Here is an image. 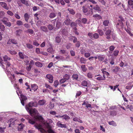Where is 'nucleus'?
Here are the masks:
<instances>
[{
    "mask_svg": "<svg viewBox=\"0 0 133 133\" xmlns=\"http://www.w3.org/2000/svg\"><path fill=\"white\" fill-rule=\"evenodd\" d=\"M0 5L5 9L8 10L9 9V7L7 6V4L4 2H0Z\"/></svg>",
    "mask_w": 133,
    "mask_h": 133,
    "instance_id": "obj_11",
    "label": "nucleus"
},
{
    "mask_svg": "<svg viewBox=\"0 0 133 133\" xmlns=\"http://www.w3.org/2000/svg\"><path fill=\"white\" fill-rule=\"evenodd\" d=\"M11 40L12 43L16 44H17V43L16 40L14 39H11Z\"/></svg>",
    "mask_w": 133,
    "mask_h": 133,
    "instance_id": "obj_59",
    "label": "nucleus"
},
{
    "mask_svg": "<svg viewBox=\"0 0 133 133\" xmlns=\"http://www.w3.org/2000/svg\"><path fill=\"white\" fill-rule=\"evenodd\" d=\"M101 71L102 72L103 74V75H106L107 76H108L109 75V74L108 72L104 71L103 69H102Z\"/></svg>",
    "mask_w": 133,
    "mask_h": 133,
    "instance_id": "obj_48",
    "label": "nucleus"
},
{
    "mask_svg": "<svg viewBox=\"0 0 133 133\" xmlns=\"http://www.w3.org/2000/svg\"><path fill=\"white\" fill-rule=\"evenodd\" d=\"M70 78L69 76L67 74H66L63 76V78L65 79V80H68Z\"/></svg>",
    "mask_w": 133,
    "mask_h": 133,
    "instance_id": "obj_46",
    "label": "nucleus"
},
{
    "mask_svg": "<svg viewBox=\"0 0 133 133\" xmlns=\"http://www.w3.org/2000/svg\"><path fill=\"white\" fill-rule=\"evenodd\" d=\"M87 76L90 78H92V74L90 72H89L87 74Z\"/></svg>",
    "mask_w": 133,
    "mask_h": 133,
    "instance_id": "obj_57",
    "label": "nucleus"
},
{
    "mask_svg": "<svg viewBox=\"0 0 133 133\" xmlns=\"http://www.w3.org/2000/svg\"><path fill=\"white\" fill-rule=\"evenodd\" d=\"M56 125L58 127H60L62 128H66L67 127L66 124H62L61 122L59 121L57 122Z\"/></svg>",
    "mask_w": 133,
    "mask_h": 133,
    "instance_id": "obj_6",
    "label": "nucleus"
},
{
    "mask_svg": "<svg viewBox=\"0 0 133 133\" xmlns=\"http://www.w3.org/2000/svg\"><path fill=\"white\" fill-rule=\"evenodd\" d=\"M41 29L42 31L45 32H47L48 31L47 28L44 26H41Z\"/></svg>",
    "mask_w": 133,
    "mask_h": 133,
    "instance_id": "obj_22",
    "label": "nucleus"
},
{
    "mask_svg": "<svg viewBox=\"0 0 133 133\" xmlns=\"http://www.w3.org/2000/svg\"><path fill=\"white\" fill-rule=\"evenodd\" d=\"M35 127L37 129H38L41 132L44 133L45 132V130L41 128V124H36L35 125Z\"/></svg>",
    "mask_w": 133,
    "mask_h": 133,
    "instance_id": "obj_8",
    "label": "nucleus"
},
{
    "mask_svg": "<svg viewBox=\"0 0 133 133\" xmlns=\"http://www.w3.org/2000/svg\"><path fill=\"white\" fill-rule=\"evenodd\" d=\"M56 16L55 14L54 13H51L49 15V17L51 18H52L55 17Z\"/></svg>",
    "mask_w": 133,
    "mask_h": 133,
    "instance_id": "obj_40",
    "label": "nucleus"
},
{
    "mask_svg": "<svg viewBox=\"0 0 133 133\" xmlns=\"http://www.w3.org/2000/svg\"><path fill=\"white\" fill-rule=\"evenodd\" d=\"M76 24H78L80 26L82 27L83 26L81 24V22L80 20L78 19L76 20Z\"/></svg>",
    "mask_w": 133,
    "mask_h": 133,
    "instance_id": "obj_32",
    "label": "nucleus"
},
{
    "mask_svg": "<svg viewBox=\"0 0 133 133\" xmlns=\"http://www.w3.org/2000/svg\"><path fill=\"white\" fill-rule=\"evenodd\" d=\"M119 51L118 50H116L114 51L113 54L114 56H116L118 55Z\"/></svg>",
    "mask_w": 133,
    "mask_h": 133,
    "instance_id": "obj_43",
    "label": "nucleus"
},
{
    "mask_svg": "<svg viewBox=\"0 0 133 133\" xmlns=\"http://www.w3.org/2000/svg\"><path fill=\"white\" fill-rule=\"evenodd\" d=\"M78 75L77 74H74L72 76V78L73 79H75L76 80H77L78 78Z\"/></svg>",
    "mask_w": 133,
    "mask_h": 133,
    "instance_id": "obj_33",
    "label": "nucleus"
},
{
    "mask_svg": "<svg viewBox=\"0 0 133 133\" xmlns=\"http://www.w3.org/2000/svg\"><path fill=\"white\" fill-rule=\"evenodd\" d=\"M21 97L20 100L21 103L24 106V101L27 100V98L26 96L22 95H21Z\"/></svg>",
    "mask_w": 133,
    "mask_h": 133,
    "instance_id": "obj_9",
    "label": "nucleus"
},
{
    "mask_svg": "<svg viewBox=\"0 0 133 133\" xmlns=\"http://www.w3.org/2000/svg\"><path fill=\"white\" fill-rule=\"evenodd\" d=\"M33 44L34 45L36 46H38L39 45V44L37 42V41L36 40H34L33 41Z\"/></svg>",
    "mask_w": 133,
    "mask_h": 133,
    "instance_id": "obj_37",
    "label": "nucleus"
},
{
    "mask_svg": "<svg viewBox=\"0 0 133 133\" xmlns=\"http://www.w3.org/2000/svg\"><path fill=\"white\" fill-rule=\"evenodd\" d=\"M24 126L23 124L22 123H21L19 124L18 127V130L19 131H21L23 129Z\"/></svg>",
    "mask_w": 133,
    "mask_h": 133,
    "instance_id": "obj_18",
    "label": "nucleus"
},
{
    "mask_svg": "<svg viewBox=\"0 0 133 133\" xmlns=\"http://www.w3.org/2000/svg\"><path fill=\"white\" fill-rule=\"evenodd\" d=\"M7 13L8 15L11 16H12L14 15V14L10 10H8L7 11Z\"/></svg>",
    "mask_w": 133,
    "mask_h": 133,
    "instance_id": "obj_54",
    "label": "nucleus"
},
{
    "mask_svg": "<svg viewBox=\"0 0 133 133\" xmlns=\"http://www.w3.org/2000/svg\"><path fill=\"white\" fill-rule=\"evenodd\" d=\"M2 21L4 24L6 25L9 22V20L7 18L5 17L3 18Z\"/></svg>",
    "mask_w": 133,
    "mask_h": 133,
    "instance_id": "obj_19",
    "label": "nucleus"
},
{
    "mask_svg": "<svg viewBox=\"0 0 133 133\" xmlns=\"http://www.w3.org/2000/svg\"><path fill=\"white\" fill-rule=\"evenodd\" d=\"M45 86L47 88L49 89H52V88L50 85H48L47 84H45Z\"/></svg>",
    "mask_w": 133,
    "mask_h": 133,
    "instance_id": "obj_63",
    "label": "nucleus"
},
{
    "mask_svg": "<svg viewBox=\"0 0 133 133\" xmlns=\"http://www.w3.org/2000/svg\"><path fill=\"white\" fill-rule=\"evenodd\" d=\"M118 21L119 23H117L116 27L117 28L120 29L122 28L123 27V24L122 22L124 21H125L121 16H119V17Z\"/></svg>",
    "mask_w": 133,
    "mask_h": 133,
    "instance_id": "obj_3",
    "label": "nucleus"
},
{
    "mask_svg": "<svg viewBox=\"0 0 133 133\" xmlns=\"http://www.w3.org/2000/svg\"><path fill=\"white\" fill-rule=\"evenodd\" d=\"M31 87L32 89L34 90V91H36L38 89V86L35 84H31Z\"/></svg>",
    "mask_w": 133,
    "mask_h": 133,
    "instance_id": "obj_13",
    "label": "nucleus"
},
{
    "mask_svg": "<svg viewBox=\"0 0 133 133\" xmlns=\"http://www.w3.org/2000/svg\"><path fill=\"white\" fill-rule=\"evenodd\" d=\"M61 41V38L60 37H57L56 38V41L57 43H59Z\"/></svg>",
    "mask_w": 133,
    "mask_h": 133,
    "instance_id": "obj_41",
    "label": "nucleus"
},
{
    "mask_svg": "<svg viewBox=\"0 0 133 133\" xmlns=\"http://www.w3.org/2000/svg\"><path fill=\"white\" fill-rule=\"evenodd\" d=\"M5 72L7 74L8 77L11 81V82L14 81L15 80V76L14 74H11L9 71L7 70H5Z\"/></svg>",
    "mask_w": 133,
    "mask_h": 133,
    "instance_id": "obj_5",
    "label": "nucleus"
},
{
    "mask_svg": "<svg viewBox=\"0 0 133 133\" xmlns=\"http://www.w3.org/2000/svg\"><path fill=\"white\" fill-rule=\"evenodd\" d=\"M76 26L77 24L73 22L71 24V26L73 28L74 30H77V29L76 28Z\"/></svg>",
    "mask_w": 133,
    "mask_h": 133,
    "instance_id": "obj_17",
    "label": "nucleus"
},
{
    "mask_svg": "<svg viewBox=\"0 0 133 133\" xmlns=\"http://www.w3.org/2000/svg\"><path fill=\"white\" fill-rule=\"evenodd\" d=\"M27 32L30 34H33L34 33V31L31 29H28L27 30Z\"/></svg>",
    "mask_w": 133,
    "mask_h": 133,
    "instance_id": "obj_47",
    "label": "nucleus"
},
{
    "mask_svg": "<svg viewBox=\"0 0 133 133\" xmlns=\"http://www.w3.org/2000/svg\"><path fill=\"white\" fill-rule=\"evenodd\" d=\"M81 68L83 71L84 72H85L87 70V69L85 65H82L81 66Z\"/></svg>",
    "mask_w": 133,
    "mask_h": 133,
    "instance_id": "obj_34",
    "label": "nucleus"
},
{
    "mask_svg": "<svg viewBox=\"0 0 133 133\" xmlns=\"http://www.w3.org/2000/svg\"><path fill=\"white\" fill-rule=\"evenodd\" d=\"M27 47L29 49H32L33 48V46L32 45L30 44L29 43H27L26 44Z\"/></svg>",
    "mask_w": 133,
    "mask_h": 133,
    "instance_id": "obj_42",
    "label": "nucleus"
},
{
    "mask_svg": "<svg viewBox=\"0 0 133 133\" xmlns=\"http://www.w3.org/2000/svg\"><path fill=\"white\" fill-rule=\"evenodd\" d=\"M62 117H63V119H64L65 120H67L70 118L69 116L67 115H64L62 116Z\"/></svg>",
    "mask_w": 133,
    "mask_h": 133,
    "instance_id": "obj_26",
    "label": "nucleus"
},
{
    "mask_svg": "<svg viewBox=\"0 0 133 133\" xmlns=\"http://www.w3.org/2000/svg\"><path fill=\"white\" fill-rule=\"evenodd\" d=\"M93 9L95 10H97L99 11H101V10L99 6L97 5H96L95 6H94Z\"/></svg>",
    "mask_w": 133,
    "mask_h": 133,
    "instance_id": "obj_28",
    "label": "nucleus"
},
{
    "mask_svg": "<svg viewBox=\"0 0 133 133\" xmlns=\"http://www.w3.org/2000/svg\"><path fill=\"white\" fill-rule=\"evenodd\" d=\"M59 84V82L57 80H56L54 81V85L56 87H57Z\"/></svg>",
    "mask_w": 133,
    "mask_h": 133,
    "instance_id": "obj_50",
    "label": "nucleus"
},
{
    "mask_svg": "<svg viewBox=\"0 0 133 133\" xmlns=\"http://www.w3.org/2000/svg\"><path fill=\"white\" fill-rule=\"evenodd\" d=\"M46 78L48 79L49 82L50 83H52L53 82L54 79L53 77L51 75L47 74L46 76Z\"/></svg>",
    "mask_w": 133,
    "mask_h": 133,
    "instance_id": "obj_7",
    "label": "nucleus"
},
{
    "mask_svg": "<svg viewBox=\"0 0 133 133\" xmlns=\"http://www.w3.org/2000/svg\"><path fill=\"white\" fill-rule=\"evenodd\" d=\"M132 83L131 82H129L128 84V85L126 86V89L128 90L131 89L132 87H133V84H132Z\"/></svg>",
    "mask_w": 133,
    "mask_h": 133,
    "instance_id": "obj_14",
    "label": "nucleus"
},
{
    "mask_svg": "<svg viewBox=\"0 0 133 133\" xmlns=\"http://www.w3.org/2000/svg\"><path fill=\"white\" fill-rule=\"evenodd\" d=\"M24 17L25 21L27 22H28V19L29 18V17L28 14L27 13L25 14H24Z\"/></svg>",
    "mask_w": 133,
    "mask_h": 133,
    "instance_id": "obj_25",
    "label": "nucleus"
},
{
    "mask_svg": "<svg viewBox=\"0 0 133 133\" xmlns=\"http://www.w3.org/2000/svg\"><path fill=\"white\" fill-rule=\"evenodd\" d=\"M3 60L0 57V63H1V66L4 69H5V66L4 65H3Z\"/></svg>",
    "mask_w": 133,
    "mask_h": 133,
    "instance_id": "obj_53",
    "label": "nucleus"
},
{
    "mask_svg": "<svg viewBox=\"0 0 133 133\" xmlns=\"http://www.w3.org/2000/svg\"><path fill=\"white\" fill-rule=\"evenodd\" d=\"M68 10L69 11V12L72 15H74L75 14V12L74 10L72 9L68 8Z\"/></svg>",
    "mask_w": 133,
    "mask_h": 133,
    "instance_id": "obj_29",
    "label": "nucleus"
},
{
    "mask_svg": "<svg viewBox=\"0 0 133 133\" xmlns=\"http://www.w3.org/2000/svg\"><path fill=\"white\" fill-rule=\"evenodd\" d=\"M97 58L98 60L100 61H103L104 59V58L103 57L101 56H98Z\"/></svg>",
    "mask_w": 133,
    "mask_h": 133,
    "instance_id": "obj_62",
    "label": "nucleus"
},
{
    "mask_svg": "<svg viewBox=\"0 0 133 133\" xmlns=\"http://www.w3.org/2000/svg\"><path fill=\"white\" fill-rule=\"evenodd\" d=\"M109 124L110 125H112L114 126H115L116 125L115 123L113 121L109 122H108Z\"/></svg>",
    "mask_w": 133,
    "mask_h": 133,
    "instance_id": "obj_39",
    "label": "nucleus"
},
{
    "mask_svg": "<svg viewBox=\"0 0 133 133\" xmlns=\"http://www.w3.org/2000/svg\"><path fill=\"white\" fill-rule=\"evenodd\" d=\"M81 84L82 86L84 87H87L88 85V83L87 81H83L82 82Z\"/></svg>",
    "mask_w": 133,
    "mask_h": 133,
    "instance_id": "obj_27",
    "label": "nucleus"
},
{
    "mask_svg": "<svg viewBox=\"0 0 133 133\" xmlns=\"http://www.w3.org/2000/svg\"><path fill=\"white\" fill-rule=\"evenodd\" d=\"M3 59L4 61L6 62L5 64L6 65V68L7 69L10 65L11 64L8 61H10L11 59V58L8 56L6 55H4L3 57Z\"/></svg>",
    "mask_w": 133,
    "mask_h": 133,
    "instance_id": "obj_4",
    "label": "nucleus"
},
{
    "mask_svg": "<svg viewBox=\"0 0 133 133\" xmlns=\"http://www.w3.org/2000/svg\"><path fill=\"white\" fill-rule=\"evenodd\" d=\"M88 35L92 39L93 38L94 34L92 33L89 32L88 34Z\"/></svg>",
    "mask_w": 133,
    "mask_h": 133,
    "instance_id": "obj_44",
    "label": "nucleus"
},
{
    "mask_svg": "<svg viewBox=\"0 0 133 133\" xmlns=\"http://www.w3.org/2000/svg\"><path fill=\"white\" fill-rule=\"evenodd\" d=\"M109 23V21L108 20H105L103 22V25L105 26H108Z\"/></svg>",
    "mask_w": 133,
    "mask_h": 133,
    "instance_id": "obj_23",
    "label": "nucleus"
},
{
    "mask_svg": "<svg viewBox=\"0 0 133 133\" xmlns=\"http://www.w3.org/2000/svg\"><path fill=\"white\" fill-rule=\"evenodd\" d=\"M11 120H12V119H10V123L9 125V127H11V125L12 126L13 125H14V121H13L12 122H11Z\"/></svg>",
    "mask_w": 133,
    "mask_h": 133,
    "instance_id": "obj_55",
    "label": "nucleus"
},
{
    "mask_svg": "<svg viewBox=\"0 0 133 133\" xmlns=\"http://www.w3.org/2000/svg\"><path fill=\"white\" fill-rule=\"evenodd\" d=\"M39 121L41 122L48 129V131L49 133H55V132L51 129L52 127L49 125V124L52 123V119H48L46 121L43 119Z\"/></svg>",
    "mask_w": 133,
    "mask_h": 133,
    "instance_id": "obj_2",
    "label": "nucleus"
},
{
    "mask_svg": "<svg viewBox=\"0 0 133 133\" xmlns=\"http://www.w3.org/2000/svg\"><path fill=\"white\" fill-rule=\"evenodd\" d=\"M93 16L96 19L99 20L102 19L101 16L98 14H94L93 15Z\"/></svg>",
    "mask_w": 133,
    "mask_h": 133,
    "instance_id": "obj_12",
    "label": "nucleus"
},
{
    "mask_svg": "<svg viewBox=\"0 0 133 133\" xmlns=\"http://www.w3.org/2000/svg\"><path fill=\"white\" fill-rule=\"evenodd\" d=\"M22 3L24 4H25L26 5H28V2L26 1L25 0H20Z\"/></svg>",
    "mask_w": 133,
    "mask_h": 133,
    "instance_id": "obj_60",
    "label": "nucleus"
},
{
    "mask_svg": "<svg viewBox=\"0 0 133 133\" xmlns=\"http://www.w3.org/2000/svg\"><path fill=\"white\" fill-rule=\"evenodd\" d=\"M16 24L18 26L22 25H23V23L20 20H18L16 22Z\"/></svg>",
    "mask_w": 133,
    "mask_h": 133,
    "instance_id": "obj_35",
    "label": "nucleus"
},
{
    "mask_svg": "<svg viewBox=\"0 0 133 133\" xmlns=\"http://www.w3.org/2000/svg\"><path fill=\"white\" fill-rule=\"evenodd\" d=\"M70 20L69 18L66 19L65 21V24L67 25H69L70 24Z\"/></svg>",
    "mask_w": 133,
    "mask_h": 133,
    "instance_id": "obj_31",
    "label": "nucleus"
},
{
    "mask_svg": "<svg viewBox=\"0 0 133 133\" xmlns=\"http://www.w3.org/2000/svg\"><path fill=\"white\" fill-rule=\"evenodd\" d=\"M28 122L31 124H34L35 122L32 119H28Z\"/></svg>",
    "mask_w": 133,
    "mask_h": 133,
    "instance_id": "obj_52",
    "label": "nucleus"
},
{
    "mask_svg": "<svg viewBox=\"0 0 133 133\" xmlns=\"http://www.w3.org/2000/svg\"><path fill=\"white\" fill-rule=\"evenodd\" d=\"M54 107V104H51L50 103L49 105V107L50 109H52Z\"/></svg>",
    "mask_w": 133,
    "mask_h": 133,
    "instance_id": "obj_58",
    "label": "nucleus"
},
{
    "mask_svg": "<svg viewBox=\"0 0 133 133\" xmlns=\"http://www.w3.org/2000/svg\"><path fill=\"white\" fill-rule=\"evenodd\" d=\"M47 51L48 52L52 54H53L54 52V50L51 48H48L47 49Z\"/></svg>",
    "mask_w": 133,
    "mask_h": 133,
    "instance_id": "obj_30",
    "label": "nucleus"
},
{
    "mask_svg": "<svg viewBox=\"0 0 133 133\" xmlns=\"http://www.w3.org/2000/svg\"><path fill=\"white\" fill-rule=\"evenodd\" d=\"M35 64L37 66L39 67H41L43 66L42 63L38 62H36Z\"/></svg>",
    "mask_w": 133,
    "mask_h": 133,
    "instance_id": "obj_24",
    "label": "nucleus"
},
{
    "mask_svg": "<svg viewBox=\"0 0 133 133\" xmlns=\"http://www.w3.org/2000/svg\"><path fill=\"white\" fill-rule=\"evenodd\" d=\"M61 26V23L59 21H57L56 22V27L57 28H59Z\"/></svg>",
    "mask_w": 133,
    "mask_h": 133,
    "instance_id": "obj_36",
    "label": "nucleus"
},
{
    "mask_svg": "<svg viewBox=\"0 0 133 133\" xmlns=\"http://www.w3.org/2000/svg\"><path fill=\"white\" fill-rule=\"evenodd\" d=\"M19 55L21 58L22 59H23V58H24L25 56L24 55L22 52H19Z\"/></svg>",
    "mask_w": 133,
    "mask_h": 133,
    "instance_id": "obj_38",
    "label": "nucleus"
},
{
    "mask_svg": "<svg viewBox=\"0 0 133 133\" xmlns=\"http://www.w3.org/2000/svg\"><path fill=\"white\" fill-rule=\"evenodd\" d=\"M96 79L99 81L104 80L105 79V77L104 75H103V77L102 76L98 77L96 78Z\"/></svg>",
    "mask_w": 133,
    "mask_h": 133,
    "instance_id": "obj_16",
    "label": "nucleus"
},
{
    "mask_svg": "<svg viewBox=\"0 0 133 133\" xmlns=\"http://www.w3.org/2000/svg\"><path fill=\"white\" fill-rule=\"evenodd\" d=\"M60 53L62 54H64L65 53H66V51L65 50H61L59 51Z\"/></svg>",
    "mask_w": 133,
    "mask_h": 133,
    "instance_id": "obj_56",
    "label": "nucleus"
},
{
    "mask_svg": "<svg viewBox=\"0 0 133 133\" xmlns=\"http://www.w3.org/2000/svg\"><path fill=\"white\" fill-rule=\"evenodd\" d=\"M9 52L10 53V54L11 55L15 54L17 53L14 50H9Z\"/></svg>",
    "mask_w": 133,
    "mask_h": 133,
    "instance_id": "obj_61",
    "label": "nucleus"
},
{
    "mask_svg": "<svg viewBox=\"0 0 133 133\" xmlns=\"http://www.w3.org/2000/svg\"><path fill=\"white\" fill-rule=\"evenodd\" d=\"M22 31V30L21 29H19L18 30H16L15 32L16 35L19 36L21 34Z\"/></svg>",
    "mask_w": 133,
    "mask_h": 133,
    "instance_id": "obj_21",
    "label": "nucleus"
},
{
    "mask_svg": "<svg viewBox=\"0 0 133 133\" xmlns=\"http://www.w3.org/2000/svg\"><path fill=\"white\" fill-rule=\"evenodd\" d=\"M82 22L84 24H86L87 21V19L85 18H84L82 19Z\"/></svg>",
    "mask_w": 133,
    "mask_h": 133,
    "instance_id": "obj_51",
    "label": "nucleus"
},
{
    "mask_svg": "<svg viewBox=\"0 0 133 133\" xmlns=\"http://www.w3.org/2000/svg\"><path fill=\"white\" fill-rule=\"evenodd\" d=\"M115 48V47L114 46L111 45L109 47V50L111 51H113Z\"/></svg>",
    "mask_w": 133,
    "mask_h": 133,
    "instance_id": "obj_64",
    "label": "nucleus"
},
{
    "mask_svg": "<svg viewBox=\"0 0 133 133\" xmlns=\"http://www.w3.org/2000/svg\"><path fill=\"white\" fill-rule=\"evenodd\" d=\"M46 103V101L44 100H40L38 102V104L40 105H43Z\"/></svg>",
    "mask_w": 133,
    "mask_h": 133,
    "instance_id": "obj_15",
    "label": "nucleus"
},
{
    "mask_svg": "<svg viewBox=\"0 0 133 133\" xmlns=\"http://www.w3.org/2000/svg\"><path fill=\"white\" fill-rule=\"evenodd\" d=\"M25 108L31 115L34 117L36 120L39 121L43 119V118L41 116L38 115V112L35 109H31L28 107L27 106H25Z\"/></svg>",
    "mask_w": 133,
    "mask_h": 133,
    "instance_id": "obj_1",
    "label": "nucleus"
},
{
    "mask_svg": "<svg viewBox=\"0 0 133 133\" xmlns=\"http://www.w3.org/2000/svg\"><path fill=\"white\" fill-rule=\"evenodd\" d=\"M97 32L99 33V35L101 36L103 34V32L102 30L98 29L97 30Z\"/></svg>",
    "mask_w": 133,
    "mask_h": 133,
    "instance_id": "obj_49",
    "label": "nucleus"
},
{
    "mask_svg": "<svg viewBox=\"0 0 133 133\" xmlns=\"http://www.w3.org/2000/svg\"><path fill=\"white\" fill-rule=\"evenodd\" d=\"M37 105H38L36 102H30L29 103L28 105H26V106H27L28 107L30 108L29 107H37Z\"/></svg>",
    "mask_w": 133,
    "mask_h": 133,
    "instance_id": "obj_10",
    "label": "nucleus"
},
{
    "mask_svg": "<svg viewBox=\"0 0 133 133\" xmlns=\"http://www.w3.org/2000/svg\"><path fill=\"white\" fill-rule=\"evenodd\" d=\"M81 63L83 64H85L87 61V60L83 57H81L80 59Z\"/></svg>",
    "mask_w": 133,
    "mask_h": 133,
    "instance_id": "obj_20",
    "label": "nucleus"
},
{
    "mask_svg": "<svg viewBox=\"0 0 133 133\" xmlns=\"http://www.w3.org/2000/svg\"><path fill=\"white\" fill-rule=\"evenodd\" d=\"M99 37V35L97 33H95L94 34L93 38L97 39Z\"/></svg>",
    "mask_w": 133,
    "mask_h": 133,
    "instance_id": "obj_45",
    "label": "nucleus"
}]
</instances>
